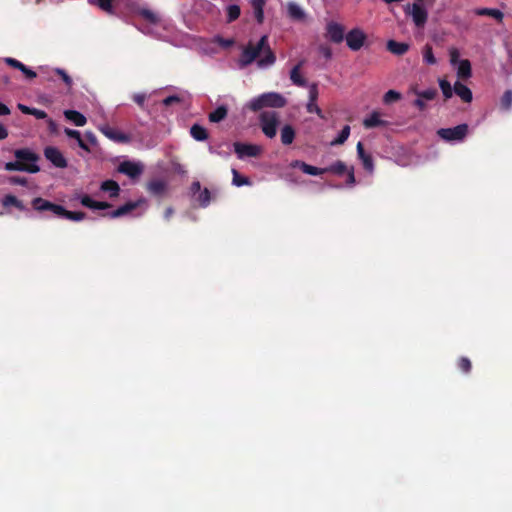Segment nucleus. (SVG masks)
Listing matches in <instances>:
<instances>
[{"mask_svg": "<svg viewBox=\"0 0 512 512\" xmlns=\"http://www.w3.org/2000/svg\"><path fill=\"white\" fill-rule=\"evenodd\" d=\"M345 41H346V45L352 49V45H353V42H352V30L347 32L345 37H344Z\"/></svg>", "mask_w": 512, "mask_h": 512, "instance_id": "61", "label": "nucleus"}, {"mask_svg": "<svg viewBox=\"0 0 512 512\" xmlns=\"http://www.w3.org/2000/svg\"><path fill=\"white\" fill-rule=\"evenodd\" d=\"M500 105L504 110H509L512 107V90L504 92L500 100Z\"/></svg>", "mask_w": 512, "mask_h": 512, "instance_id": "45", "label": "nucleus"}, {"mask_svg": "<svg viewBox=\"0 0 512 512\" xmlns=\"http://www.w3.org/2000/svg\"><path fill=\"white\" fill-rule=\"evenodd\" d=\"M118 172L127 175L131 179L138 178L143 173V165L133 161H123L117 168Z\"/></svg>", "mask_w": 512, "mask_h": 512, "instance_id": "12", "label": "nucleus"}, {"mask_svg": "<svg viewBox=\"0 0 512 512\" xmlns=\"http://www.w3.org/2000/svg\"><path fill=\"white\" fill-rule=\"evenodd\" d=\"M356 148H357L358 158L361 161L365 171H367L370 174L373 173V171H374V162H373V158H372L371 153L366 152L364 150L362 142H358Z\"/></svg>", "mask_w": 512, "mask_h": 512, "instance_id": "14", "label": "nucleus"}, {"mask_svg": "<svg viewBox=\"0 0 512 512\" xmlns=\"http://www.w3.org/2000/svg\"><path fill=\"white\" fill-rule=\"evenodd\" d=\"M138 13L143 19H145L151 24H156L159 22V17L157 16V14L150 9L143 8L140 9Z\"/></svg>", "mask_w": 512, "mask_h": 512, "instance_id": "36", "label": "nucleus"}, {"mask_svg": "<svg viewBox=\"0 0 512 512\" xmlns=\"http://www.w3.org/2000/svg\"><path fill=\"white\" fill-rule=\"evenodd\" d=\"M190 134L196 141H205L209 136L206 128L199 124H193L191 126Z\"/></svg>", "mask_w": 512, "mask_h": 512, "instance_id": "30", "label": "nucleus"}, {"mask_svg": "<svg viewBox=\"0 0 512 512\" xmlns=\"http://www.w3.org/2000/svg\"><path fill=\"white\" fill-rule=\"evenodd\" d=\"M454 92L466 103H470L473 99L472 91L460 81L455 82Z\"/></svg>", "mask_w": 512, "mask_h": 512, "instance_id": "20", "label": "nucleus"}, {"mask_svg": "<svg viewBox=\"0 0 512 512\" xmlns=\"http://www.w3.org/2000/svg\"><path fill=\"white\" fill-rule=\"evenodd\" d=\"M349 135H350V126L349 125H345L343 127V129L341 130L340 134L338 135V137L333 139L330 142V144L332 146L340 145V144L344 143L348 139Z\"/></svg>", "mask_w": 512, "mask_h": 512, "instance_id": "37", "label": "nucleus"}, {"mask_svg": "<svg viewBox=\"0 0 512 512\" xmlns=\"http://www.w3.org/2000/svg\"><path fill=\"white\" fill-rule=\"evenodd\" d=\"M64 133L66 134V136H68L69 138H72V139H75L77 141V144L78 146L83 149L84 151L90 153L91 152V149L89 148V146L84 142V140L82 139L81 137V133L78 131V130H74V129H70V128H65L64 130Z\"/></svg>", "mask_w": 512, "mask_h": 512, "instance_id": "26", "label": "nucleus"}, {"mask_svg": "<svg viewBox=\"0 0 512 512\" xmlns=\"http://www.w3.org/2000/svg\"><path fill=\"white\" fill-rule=\"evenodd\" d=\"M10 114V109L8 106L0 102V115H8Z\"/></svg>", "mask_w": 512, "mask_h": 512, "instance_id": "62", "label": "nucleus"}, {"mask_svg": "<svg viewBox=\"0 0 512 512\" xmlns=\"http://www.w3.org/2000/svg\"><path fill=\"white\" fill-rule=\"evenodd\" d=\"M307 111L309 113H316L317 115H319L320 117H323L322 116V111L321 109L319 108V106L317 105V103L315 101H309L307 103Z\"/></svg>", "mask_w": 512, "mask_h": 512, "instance_id": "50", "label": "nucleus"}, {"mask_svg": "<svg viewBox=\"0 0 512 512\" xmlns=\"http://www.w3.org/2000/svg\"><path fill=\"white\" fill-rule=\"evenodd\" d=\"M18 109L24 113V114H27V115H31V112H32V109L31 107H28L24 104H18Z\"/></svg>", "mask_w": 512, "mask_h": 512, "instance_id": "59", "label": "nucleus"}, {"mask_svg": "<svg viewBox=\"0 0 512 512\" xmlns=\"http://www.w3.org/2000/svg\"><path fill=\"white\" fill-rule=\"evenodd\" d=\"M256 59L260 68L271 66L276 61V56L268 44L267 35H263L256 44L249 42L246 45L240 55L239 66L245 68Z\"/></svg>", "mask_w": 512, "mask_h": 512, "instance_id": "1", "label": "nucleus"}, {"mask_svg": "<svg viewBox=\"0 0 512 512\" xmlns=\"http://www.w3.org/2000/svg\"><path fill=\"white\" fill-rule=\"evenodd\" d=\"M388 124V121L381 119V114L378 111H373L371 115L365 118L363 121V125L367 129L375 127H386Z\"/></svg>", "mask_w": 512, "mask_h": 512, "instance_id": "18", "label": "nucleus"}, {"mask_svg": "<svg viewBox=\"0 0 512 512\" xmlns=\"http://www.w3.org/2000/svg\"><path fill=\"white\" fill-rule=\"evenodd\" d=\"M439 86H440V89H441L445 99H449L452 97L453 92H454V86L452 87L451 84L447 80H445V79L439 80Z\"/></svg>", "mask_w": 512, "mask_h": 512, "instance_id": "43", "label": "nucleus"}, {"mask_svg": "<svg viewBox=\"0 0 512 512\" xmlns=\"http://www.w3.org/2000/svg\"><path fill=\"white\" fill-rule=\"evenodd\" d=\"M288 15L291 19L301 21L305 17V13L302 8L296 3H289Z\"/></svg>", "mask_w": 512, "mask_h": 512, "instance_id": "32", "label": "nucleus"}, {"mask_svg": "<svg viewBox=\"0 0 512 512\" xmlns=\"http://www.w3.org/2000/svg\"><path fill=\"white\" fill-rule=\"evenodd\" d=\"M366 40V35L360 29L354 28V51L359 50Z\"/></svg>", "mask_w": 512, "mask_h": 512, "instance_id": "39", "label": "nucleus"}, {"mask_svg": "<svg viewBox=\"0 0 512 512\" xmlns=\"http://www.w3.org/2000/svg\"><path fill=\"white\" fill-rule=\"evenodd\" d=\"M285 104L286 99L281 94L269 92L253 98L247 106L251 111L256 112L265 107L281 108L284 107Z\"/></svg>", "mask_w": 512, "mask_h": 512, "instance_id": "4", "label": "nucleus"}, {"mask_svg": "<svg viewBox=\"0 0 512 512\" xmlns=\"http://www.w3.org/2000/svg\"><path fill=\"white\" fill-rule=\"evenodd\" d=\"M85 137L90 144L97 145V138L92 132H86Z\"/></svg>", "mask_w": 512, "mask_h": 512, "instance_id": "57", "label": "nucleus"}, {"mask_svg": "<svg viewBox=\"0 0 512 512\" xmlns=\"http://www.w3.org/2000/svg\"><path fill=\"white\" fill-rule=\"evenodd\" d=\"M241 10L240 7L236 4L229 5L227 7V22L231 23L237 20L240 16Z\"/></svg>", "mask_w": 512, "mask_h": 512, "instance_id": "38", "label": "nucleus"}, {"mask_svg": "<svg viewBox=\"0 0 512 512\" xmlns=\"http://www.w3.org/2000/svg\"><path fill=\"white\" fill-rule=\"evenodd\" d=\"M467 134V124H460L453 128H441L437 131V135L447 142L462 141Z\"/></svg>", "mask_w": 512, "mask_h": 512, "instance_id": "7", "label": "nucleus"}, {"mask_svg": "<svg viewBox=\"0 0 512 512\" xmlns=\"http://www.w3.org/2000/svg\"><path fill=\"white\" fill-rule=\"evenodd\" d=\"M423 60L429 65H434L437 63V60L433 54V49L429 44H426L423 49Z\"/></svg>", "mask_w": 512, "mask_h": 512, "instance_id": "41", "label": "nucleus"}, {"mask_svg": "<svg viewBox=\"0 0 512 512\" xmlns=\"http://www.w3.org/2000/svg\"><path fill=\"white\" fill-rule=\"evenodd\" d=\"M16 161L7 162L5 170L7 171H23L28 173H37L40 168L36 164L39 156L28 148L16 149L14 151Z\"/></svg>", "mask_w": 512, "mask_h": 512, "instance_id": "2", "label": "nucleus"}, {"mask_svg": "<svg viewBox=\"0 0 512 512\" xmlns=\"http://www.w3.org/2000/svg\"><path fill=\"white\" fill-rule=\"evenodd\" d=\"M4 62L10 67L20 70L27 79H33L37 76L36 72L15 58L7 57L4 59Z\"/></svg>", "mask_w": 512, "mask_h": 512, "instance_id": "16", "label": "nucleus"}, {"mask_svg": "<svg viewBox=\"0 0 512 512\" xmlns=\"http://www.w3.org/2000/svg\"><path fill=\"white\" fill-rule=\"evenodd\" d=\"M100 189L104 192H108L110 198H116L120 193V186L114 180H106L101 183Z\"/></svg>", "mask_w": 512, "mask_h": 512, "instance_id": "24", "label": "nucleus"}, {"mask_svg": "<svg viewBox=\"0 0 512 512\" xmlns=\"http://www.w3.org/2000/svg\"><path fill=\"white\" fill-rule=\"evenodd\" d=\"M143 203H145L144 199H139L137 201H129V202L125 203L124 205L119 206L117 209H115L109 213H104L101 216L109 217V218H120V217H123V216L131 213L133 210L138 208Z\"/></svg>", "mask_w": 512, "mask_h": 512, "instance_id": "9", "label": "nucleus"}, {"mask_svg": "<svg viewBox=\"0 0 512 512\" xmlns=\"http://www.w3.org/2000/svg\"><path fill=\"white\" fill-rule=\"evenodd\" d=\"M233 179L232 183L233 185L240 187L244 185H250V180L248 177L242 176L239 174V172L236 169H232Z\"/></svg>", "mask_w": 512, "mask_h": 512, "instance_id": "40", "label": "nucleus"}, {"mask_svg": "<svg viewBox=\"0 0 512 512\" xmlns=\"http://www.w3.org/2000/svg\"><path fill=\"white\" fill-rule=\"evenodd\" d=\"M32 207L38 212L51 211L54 215L71 221H82L86 213L82 211H69L59 204L52 203L44 198L36 197L32 200Z\"/></svg>", "mask_w": 512, "mask_h": 512, "instance_id": "3", "label": "nucleus"}, {"mask_svg": "<svg viewBox=\"0 0 512 512\" xmlns=\"http://www.w3.org/2000/svg\"><path fill=\"white\" fill-rule=\"evenodd\" d=\"M457 75L459 78L467 79L471 76V63L469 60H461L458 66Z\"/></svg>", "mask_w": 512, "mask_h": 512, "instance_id": "33", "label": "nucleus"}, {"mask_svg": "<svg viewBox=\"0 0 512 512\" xmlns=\"http://www.w3.org/2000/svg\"><path fill=\"white\" fill-rule=\"evenodd\" d=\"M450 58L452 64H455L458 61L459 51L456 48H452L450 50Z\"/></svg>", "mask_w": 512, "mask_h": 512, "instance_id": "56", "label": "nucleus"}, {"mask_svg": "<svg viewBox=\"0 0 512 512\" xmlns=\"http://www.w3.org/2000/svg\"><path fill=\"white\" fill-rule=\"evenodd\" d=\"M303 65V61H300L296 66L292 68L290 71V79L293 82V84L299 86V87H305L307 82L306 79L301 75L300 69Z\"/></svg>", "mask_w": 512, "mask_h": 512, "instance_id": "23", "label": "nucleus"}, {"mask_svg": "<svg viewBox=\"0 0 512 512\" xmlns=\"http://www.w3.org/2000/svg\"><path fill=\"white\" fill-rule=\"evenodd\" d=\"M325 169L326 172H331L336 175H343L347 170L346 165L341 161H337L336 163L332 164L331 166Z\"/></svg>", "mask_w": 512, "mask_h": 512, "instance_id": "44", "label": "nucleus"}, {"mask_svg": "<svg viewBox=\"0 0 512 512\" xmlns=\"http://www.w3.org/2000/svg\"><path fill=\"white\" fill-rule=\"evenodd\" d=\"M260 126L268 138H274L277 134V126L279 123L278 114L274 111H264L260 114Z\"/></svg>", "mask_w": 512, "mask_h": 512, "instance_id": "6", "label": "nucleus"}, {"mask_svg": "<svg viewBox=\"0 0 512 512\" xmlns=\"http://www.w3.org/2000/svg\"><path fill=\"white\" fill-rule=\"evenodd\" d=\"M181 102V98L177 95H170L168 97H166L164 100H163V105L165 106H171L175 103H180Z\"/></svg>", "mask_w": 512, "mask_h": 512, "instance_id": "51", "label": "nucleus"}, {"mask_svg": "<svg viewBox=\"0 0 512 512\" xmlns=\"http://www.w3.org/2000/svg\"><path fill=\"white\" fill-rule=\"evenodd\" d=\"M404 13L412 18V21L417 28H424L427 23L428 12L426 8L418 2L407 4L404 7Z\"/></svg>", "mask_w": 512, "mask_h": 512, "instance_id": "5", "label": "nucleus"}, {"mask_svg": "<svg viewBox=\"0 0 512 512\" xmlns=\"http://www.w3.org/2000/svg\"><path fill=\"white\" fill-rule=\"evenodd\" d=\"M147 191L154 196L161 197L167 191V183L161 179H153L147 183Z\"/></svg>", "mask_w": 512, "mask_h": 512, "instance_id": "17", "label": "nucleus"}, {"mask_svg": "<svg viewBox=\"0 0 512 512\" xmlns=\"http://www.w3.org/2000/svg\"><path fill=\"white\" fill-rule=\"evenodd\" d=\"M54 72L61 77L63 82L68 88H71L73 85L72 78L67 74V72L64 69L56 68Z\"/></svg>", "mask_w": 512, "mask_h": 512, "instance_id": "48", "label": "nucleus"}, {"mask_svg": "<svg viewBox=\"0 0 512 512\" xmlns=\"http://www.w3.org/2000/svg\"><path fill=\"white\" fill-rule=\"evenodd\" d=\"M99 130L108 139H110L116 143H129L131 140V138L128 134L123 133L116 128H113L108 124L100 126Z\"/></svg>", "mask_w": 512, "mask_h": 512, "instance_id": "10", "label": "nucleus"}, {"mask_svg": "<svg viewBox=\"0 0 512 512\" xmlns=\"http://www.w3.org/2000/svg\"><path fill=\"white\" fill-rule=\"evenodd\" d=\"M251 6L257 22L262 23L264 19L265 0H251Z\"/></svg>", "mask_w": 512, "mask_h": 512, "instance_id": "31", "label": "nucleus"}, {"mask_svg": "<svg viewBox=\"0 0 512 512\" xmlns=\"http://www.w3.org/2000/svg\"><path fill=\"white\" fill-rule=\"evenodd\" d=\"M295 139V129L289 125L286 124L281 129V142L283 145H290L293 143Z\"/></svg>", "mask_w": 512, "mask_h": 512, "instance_id": "28", "label": "nucleus"}, {"mask_svg": "<svg viewBox=\"0 0 512 512\" xmlns=\"http://www.w3.org/2000/svg\"><path fill=\"white\" fill-rule=\"evenodd\" d=\"M234 151L237 154L238 158L242 159L244 157H257L261 154L262 148L255 144H246L235 142L233 144Z\"/></svg>", "mask_w": 512, "mask_h": 512, "instance_id": "8", "label": "nucleus"}, {"mask_svg": "<svg viewBox=\"0 0 512 512\" xmlns=\"http://www.w3.org/2000/svg\"><path fill=\"white\" fill-rule=\"evenodd\" d=\"M132 99L140 108L143 109L147 96L144 93H135L133 94Z\"/></svg>", "mask_w": 512, "mask_h": 512, "instance_id": "49", "label": "nucleus"}, {"mask_svg": "<svg viewBox=\"0 0 512 512\" xmlns=\"http://www.w3.org/2000/svg\"><path fill=\"white\" fill-rule=\"evenodd\" d=\"M64 116L76 126L82 127L87 123L86 117L76 110H65Z\"/></svg>", "mask_w": 512, "mask_h": 512, "instance_id": "22", "label": "nucleus"}, {"mask_svg": "<svg viewBox=\"0 0 512 512\" xmlns=\"http://www.w3.org/2000/svg\"><path fill=\"white\" fill-rule=\"evenodd\" d=\"M318 99V88L316 84H312L309 88V101L317 102Z\"/></svg>", "mask_w": 512, "mask_h": 512, "instance_id": "52", "label": "nucleus"}, {"mask_svg": "<svg viewBox=\"0 0 512 512\" xmlns=\"http://www.w3.org/2000/svg\"><path fill=\"white\" fill-rule=\"evenodd\" d=\"M173 212H174V211H173V209H172L171 207H168V208L165 210L164 218H165L166 220H169V219H170V217L172 216Z\"/></svg>", "mask_w": 512, "mask_h": 512, "instance_id": "64", "label": "nucleus"}, {"mask_svg": "<svg viewBox=\"0 0 512 512\" xmlns=\"http://www.w3.org/2000/svg\"><path fill=\"white\" fill-rule=\"evenodd\" d=\"M80 203L89 209L106 210L112 207V204L105 201H95L89 195L83 194L79 197Z\"/></svg>", "mask_w": 512, "mask_h": 512, "instance_id": "15", "label": "nucleus"}, {"mask_svg": "<svg viewBox=\"0 0 512 512\" xmlns=\"http://www.w3.org/2000/svg\"><path fill=\"white\" fill-rule=\"evenodd\" d=\"M402 98L401 93L395 90L387 91L383 96V102L387 105L399 101Z\"/></svg>", "mask_w": 512, "mask_h": 512, "instance_id": "42", "label": "nucleus"}, {"mask_svg": "<svg viewBox=\"0 0 512 512\" xmlns=\"http://www.w3.org/2000/svg\"><path fill=\"white\" fill-rule=\"evenodd\" d=\"M413 104L421 111L426 109V104L423 98L418 97L417 99L414 100Z\"/></svg>", "mask_w": 512, "mask_h": 512, "instance_id": "55", "label": "nucleus"}, {"mask_svg": "<svg viewBox=\"0 0 512 512\" xmlns=\"http://www.w3.org/2000/svg\"><path fill=\"white\" fill-rule=\"evenodd\" d=\"M386 46L389 52L397 56H402L409 50V44L395 40H389Z\"/></svg>", "mask_w": 512, "mask_h": 512, "instance_id": "21", "label": "nucleus"}, {"mask_svg": "<svg viewBox=\"0 0 512 512\" xmlns=\"http://www.w3.org/2000/svg\"><path fill=\"white\" fill-rule=\"evenodd\" d=\"M31 115L35 116L37 119H45L47 117V113L44 110L37 108L32 109Z\"/></svg>", "mask_w": 512, "mask_h": 512, "instance_id": "53", "label": "nucleus"}, {"mask_svg": "<svg viewBox=\"0 0 512 512\" xmlns=\"http://www.w3.org/2000/svg\"><path fill=\"white\" fill-rule=\"evenodd\" d=\"M416 95L424 100H433L437 95V90L435 88H430L424 91H416Z\"/></svg>", "mask_w": 512, "mask_h": 512, "instance_id": "47", "label": "nucleus"}, {"mask_svg": "<svg viewBox=\"0 0 512 512\" xmlns=\"http://www.w3.org/2000/svg\"><path fill=\"white\" fill-rule=\"evenodd\" d=\"M457 365H458V368L466 374H468L472 369L471 361L467 357H460Z\"/></svg>", "mask_w": 512, "mask_h": 512, "instance_id": "46", "label": "nucleus"}, {"mask_svg": "<svg viewBox=\"0 0 512 512\" xmlns=\"http://www.w3.org/2000/svg\"><path fill=\"white\" fill-rule=\"evenodd\" d=\"M11 182L14 184L25 185L27 181L24 177L16 176L11 178Z\"/></svg>", "mask_w": 512, "mask_h": 512, "instance_id": "60", "label": "nucleus"}, {"mask_svg": "<svg viewBox=\"0 0 512 512\" xmlns=\"http://www.w3.org/2000/svg\"><path fill=\"white\" fill-rule=\"evenodd\" d=\"M294 167H298L301 169V171L305 174L312 175V176H319L324 173H326L325 168H318L312 165H309L303 161L296 160L293 164Z\"/></svg>", "mask_w": 512, "mask_h": 512, "instance_id": "19", "label": "nucleus"}, {"mask_svg": "<svg viewBox=\"0 0 512 512\" xmlns=\"http://www.w3.org/2000/svg\"><path fill=\"white\" fill-rule=\"evenodd\" d=\"M344 28L342 25L335 23V22H329L326 27V37L334 42V43H341L345 37Z\"/></svg>", "mask_w": 512, "mask_h": 512, "instance_id": "13", "label": "nucleus"}, {"mask_svg": "<svg viewBox=\"0 0 512 512\" xmlns=\"http://www.w3.org/2000/svg\"><path fill=\"white\" fill-rule=\"evenodd\" d=\"M2 204L4 207L14 206L19 211H27V207L24 203L12 194L6 195L2 200Z\"/></svg>", "mask_w": 512, "mask_h": 512, "instance_id": "27", "label": "nucleus"}, {"mask_svg": "<svg viewBox=\"0 0 512 512\" xmlns=\"http://www.w3.org/2000/svg\"><path fill=\"white\" fill-rule=\"evenodd\" d=\"M44 156L57 168H66L68 166L67 160L62 152L53 146H48L44 149Z\"/></svg>", "mask_w": 512, "mask_h": 512, "instance_id": "11", "label": "nucleus"}, {"mask_svg": "<svg viewBox=\"0 0 512 512\" xmlns=\"http://www.w3.org/2000/svg\"><path fill=\"white\" fill-rule=\"evenodd\" d=\"M228 109L225 105L218 106L214 111H212L208 118L212 123H219L227 117Z\"/></svg>", "mask_w": 512, "mask_h": 512, "instance_id": "29", "label": "nucleus"}, {"mask_svg": "<svg viewBox=\"0 0 512 512\" xmlns=\"http://www.w3.org/2000/svg\"><path fill=\"white\" fill-rule=\"evenodd\" d=\"M196 201L198 204L205 208L207 207L211 202V193L208 188H204L198 193V196L196 198Z\"/></svg>", "mask_w": 512, "mask_h": 512, "instance_id": "35", "label": "nucleus"}, {"mask_svg": "<svg viewBox=\"0 0 512 512\" xmlns=\"http://www.w3.org/2000/svg\"><path fill=\"white\" fill-rule=\"evenodd\" d=\"M191 193L193 196H195L197 193H199L201 191V184L199 181H194L192 184H191Z\"/></svg>", "mask_w": 512, "mask_h": 512, "instance_id": "54", "label": "nucleus"}, {"mask_svg": "<svg viewBox=\"0 0 512 512\" xmlns=\"http://www.w3.org/2000/svg\"><path fill=\"white\" fill-rule=\"evenodd\" d=\"M7 136H8L7 129L2 124H0V140L5 139Z\"/></svg>", "mask_w": 512, "mask_h": 512, "instance_id": "63", "label": "nucleus"}, {"mask_svg": "<svg viewBox=\"0 0 512 512\" xmlns=\"http://www.w3.org/2000/svg\"><path fill=\"white\" fill-rule=\"evenodd\" d=\"M475 13L479 16H489L497 20L499 23L502 22L504 14L499 9L495 8H479L475 10Z\"/></svg>", "mask_w": 512, "mask_h": 512, "instance_id": "25", "label": "nucleus"}, {"mask_svg": "<svg viewBox=\"0 0 512 512\" xmlns=\"http://www.w3.org/2000/svg\"><path fill=\"white\" fill-rule=\"evenodd\" d=\"M320 52H321V54H323V56H324L325 58H327V59H328V58H330V57H331V54H332V53H331V49H330L329 47H327V46H321V47H320Z\"/></svg>", "mask_w": 512, "mask_h": 512, "instance_id": "58", "label": "nucleus"}, {"mask_svg": "<svg viewBox=\"0 0 512 512\" xmlns=\"http://www.w3.org/2000/svg\"><path fill=\"white\" fill-rule=\"evenodd\" d=\"M90 4H96L101 10L113 15L115 13L113 0H88Z\"/></svg>", "mask_w": 512, "mask_h": 512, "instance_id": "34", "label": "nucleus"}]
</instances>
